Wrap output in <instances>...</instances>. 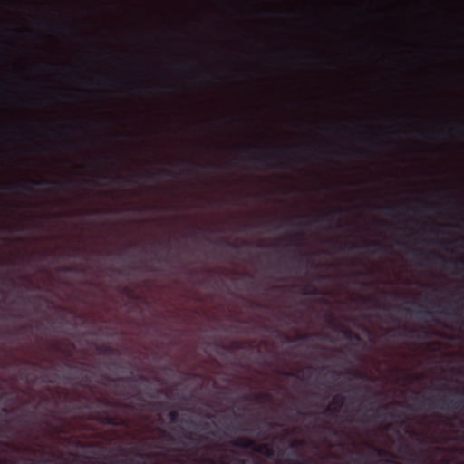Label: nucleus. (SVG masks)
Wrapping results in <instances>:
<instances>
[{"mask_svg":"<svg viewBox=\"0 0 464 464\" xmlns=\"http://www.w3.org/2000/svg\"><path fill=\"white\" fill-rule=\"evenodd\" d=\"M208 0H205V243L207 242V234L208 232V218H207V208L208 206V170L209 169L208 161Z\"/></svg>","mask_w":464,"mask_h":464,"instance_id":"nucleus-1","label":"nucleus"},{"mask_svg":"<svg viewBox=\"0 0 464 464\" xmlns=\"http://www.w3.org/2000/svg\"><path fill=\"white\" fill-rule=\"evenodd\" d=\"M50 184L57 186V187H64L65 186V183H63V182L50 181L47 179H43L40 181H37L34 179H30L27 182H23V183H3V182H0V189L8 190L13 193H17L19 189H23V190L31 192L33 190L32 186L50 185Z\"/></svg>","mask_w":464,"mask_h":464,"instance_id":"nucleus-2","label":"nucleus"},{"mask_svg":"<svg viewBox=\"0 0 464 464\" xmlns=\"http://www.w3.org/2000/svg\"><path fill=\"white\" fill-rule=\"evenodd\" d=\"M421 405H429L430 408L436 407L442 410L459 409L462 401L450 400L446 397H440L434 401L432 398H423L420 401Z\"/></svg>","mask_w":464,"mask_h":464,"instance_id":"nucleus-3","label":"nucleus"},{"mask_svg":"<svg viewBox=\"0 0 464 464\" xmlns=\"http://www.w3.org/2000/svg\"><path fill=\"white\" fill-rule=\"evenodd\" d=\"M21 463L15 459H7L0 457V464H56L53 458H45L41 459H35L33 458H23Z\"/></svg>","mask_w":464,"mask_h":464,"instance_id":"nucleus-4","label":"nucleus"},{"mask_svg":"<svg viewBox=\"0 0 464 464\" xmlns=\"http://www.w3.org/2000/svg\"><path fill=\"white\" fill-rule=\"evenodd\" d=\"M360 247L366 248L370 250L372 253H382L385 250V246L382 243L377 241L365 242L362 246L350 245L348 250L352 251L358 249Z\"/></svg>","mask_w":464,"mask_h":464,"instance_id":"nucleus-5","label":"nucleus"},{"mask_svg":"<svg viewBox=\"0 0 464 464\" xmlns=\"http://www.w3.org/2000/svg\"><path fill=\"white\" fill-rule=\"evenodd\" d=\"M280 157L275 153H265L261 158H251L252 161L255 163H257L259 165L267 167V168H273L274 165L268 164V161H274L278 160Z\"/></svg>","mask_w":464,"mask_h":464,"instance_id":"nucleus-6","label":"nucleus"},{"mask_svg":"<svg viewBox=\"0 0 464 464\" xmlns=\"http://www.w3.org/2000/svg\"><path fill=\"white\" fill-rule=\"evenodd\" d=\"M254 451L261 453L267 458H272L275 455V449L271 443H261L257 444L254 448Z\"/></svg>","mask_w":464,"mask_h":464,"instance_id":"nucleus-7","label":"nucleus"},{"mask_svg":"<svg viewBox=\"0 0 464 464\" xmlns=\"http://www.w3.org/2000/svg\"><path fill=\"white\" fill-rule=\"evenodd\" d=\"M344 401V397L341 395H336L332 403L326 408L325 412L329 414L337 413L341 407L343 406Z\"/></svg>","mask_w":464,"mask_h":464,"instance_id":"nucleus-8","label":"nucleus"},{"mask_svg":"<svg viewBox=\"0 0 464 464\" xmlns=\"http://www.w3.org/2000/svg\"><path fill=\"white\" fill-rule=\"evenodd\" d=\"M234 445L239 448L251 449L252 450H254L256 441L246 437H239L235 440Z\"/></svg>","mask_w":464,"mask_h":464,"instance_id":"nucleus-9","label":"nucleus"},{"mask_svg":"<svg viewBox=\"0 0 464 464\" xmlns=\"http://www.w3.org/2000/svg\"><path fill=\"white\" fill-rule=\"evenodd\" d=\"M102 178H103V179H105L106 181H108L110 183H125V184L131 183L130 179H126L123 176H120V175H117V176L104 175V176H102Z\"/></svg>","mask_w":464,"mask_h":464,"instance_id":"nucleus-10","label":"nucleus"},{"mask_svg":"<svg viewBox=\"0 0 464 464\" xmlns=\"http://www.w3.org/2000/svg\"><path fill=\"white\" fill-rule=\"evenodd\" d=\"M171 177L172 176V172L169 169H159L157 172L155 173H151V172H147L145 174V177L146 179H154L155 177Z\"/></svg>","mask_w":464,"mask_h":464,"instance_id":"nucleus-11","label":"nucleus"},{"mask_svg":"<svg viewBox=\"0 0 464 464\" xmlns=\"http://www.w3.org/2000/svg\"><path fill=\"white\" fill-rule=\"evenodd\" d=\"M342 212V209L337 208L331 211H328L324 214H323L319 218L318 221H332L335 215L340 214Z\"/></svg>","mask_w":464,"mask_h":464,"instance_id":"nucleus-12","label":"nucleus"},{"mask_svg":"<svg viewBox=\"0 0 464 464\" xmlns=\"http://www.w3.org/2000/svg\"><path fill=\"white\" fill-rule=\"evenodd\" d=\"M240 119L234 113H227L223 116V122L228 127L238 123Z\"/></svg>","mask_w":464,"mask_h":464,"instance_id":"nucleus-13","label":"nucleus"},{"mask_svg":"<svg viewBox=\"0 0 464 464\" xmlns=\"http://www.w3.org/2000/svg\"><path fill=\"white\" fill-rule=\"evenodd\" d=\"M370 448L372 450V452L374 453V455L378 458L382 459V458L387 457L389 455V452L382 448H379V447H376L373 445H371Z\"/></svg>","mask_w":464,"mask_h":464,"instance_id":"nucleus-14","label":"nucleus"},{"mask_svg":"<svg viewBox=\"0 0 464 464\" xmlns=\"http://www.w3.org/2000/svg\"><path fill=\"white\" fill-rule=\"evenodd\" d=\"M303 294L305 295H315L318 294V289L314 285L308 284L304 287Z\"/></svg>","mask_w":464,"mask_h":464,"instance_id":"nucleus-15","label":"nucleus"},{"mask_svg":"<svg viewBox=\"0 0 464 464\" xmlns=\"http://www.w3.org/2000/svg\"><path fill=\"white\" fill-rule=\"evenodd\" d=\"M436 256L438 257L439 260L442 261L445 264H450V265H454V266L461 265L464 266V259L463 258H459V259H454V260H447L441 256L437 255Z\"/></svg>","mask_w":464,"mask_h":464,"instance_id":"nucleus-16","label":"nucleus"},{"mask_svg":"<svg viewBox=\"0 0 464 464\" xmlns=\"http://www.w3.org/2000/svg\"><path fill=\"white\" fill-rule=\"evenodd\" d=\"M104 422L109 425L117 426L121 424V420L118 417L106 416L104 418Z\"/></svg>","mask_w":464,"mask_h":464,"instance_id":"nucleus-17","label":"nucleus"},{"mask_svg":"<svg viewBox=\"0 0 464 464\" xmlns=\"http://www.w3.org/2000/svg\"><path fill=\"white\" fill-rule=\"evenodd\" d=\"M100 351L104 354H116L117 353V350L109 345L101 346Z\"/></svg>","mask_w":464,"mask_h":464,"instance_id":"nucleus-18","label":"nucleus"},{"mask_svg":"<svg viewBox=\"0 0 464 464\" xmlns=\"http://www.w3.org/2000/svg\"><path fill=\"white\" fill-rule=\"evenodd\" d=\"M411 254L413 256L415 259H423L425 257V253L420 249H412L411 250Z\"/></svg>","mask_w":464,"mask_h":464,"instance_id":"nucleus-19","label":"nucleus"},{"mask_svg":"<svg viewBox=\"0 0 464 464\" xmlns=\"http://www.w3.org/2000/svg\"><path fill=\"white\" fill-rule=\"evenodd\" d=\"M343 334H344V336L346 339H354L358 342L361 340V338L358 334L353 333L350 330H345Z\"/></svg>","mask_w":464,"mask_h":464,"instance_id":"nucleus-20","label":"nucleus"},{"mask_svg":"<svg viewBox=\"0 0 464 464\" xmlns=\"http://www.w3.org/2000/svg\"><path fill=\"white\" fill-rule=\"evenodd\" d=\"M183 66V63L181 61V59L179 57H175V59L173 60V63H172V68L174 70H179L181 69Z\"/></svg>","mask_w":464,"mask_h":464,"instance_id":"nucleus-21","label":"nucleus"},{"mask_svg":"<svg viewBox=\"0 0 464 464\" xmlns=\"http://www.w3.org/2000/svg\"><path fill=\"white\" fill-rule=\"evenodd\" d=\"M362 459H365L364 464H371V463H369L368 461H366V457H365V455H364L363 453H362V452H358V457H357V458H354V459H353V461L354 463H356V464H360V463H361V461H362Z\"/></svg>","mask_w":464,"mask_h":464,"instance_id":"nucleus-22","label":"nucleus"},{"mask_svg":"<svg viewBox=\"0 0 464 464\" xmlns=\"http://www.w3.org/2000/svg\"><path fill=\"white\" fill-rule=\"evenodd\" d=\"M381 209L389 215H392L393 211L395 210V207L387 205V206L382 207Z\"/></svg>","mask_w":464,"mask_h":464,"instance_id":"nucleus-23","label":"nucleus"},{"mask_svg":"<svg viewBox=\"0 0 464 464\" xmlns=\"http://www.w3.org/2000/svg\"><path fill=\"white\" fill-rule=\"evenodd\" d=\"M348 373L352 374L356 379H364L365 375L358 371H349Z\"/></svg>","mask_w":464,"mask_h":464,"instance_id":"nucleus-24","label":"nucleus"},{"mask_svg":"<svg viewBox=\"0 0 464 464\" xmlns=\"http://www.w3.org/2000/svg\"><path fill=\"white\" fill-rule=\"evenodd\" d=\"M225 244L231 249H237L238 246L235 242L229 241L227 238L224 239Z\"/></svg>","mask_w":464,"mask_h":464,"instance_id":"nucleus-25","label":"nucleus"},{"mask_svg":"<svg viewBox=\"0 0 464 464\" xmlns=\"http://www.w3.org/2000/svg\"><path fill=\"white\" fill-rule=\"evenodd\" d=\"M234 166V162L233 161H226L223 165H222V168L224 169H227V170H230Z\"/></svg>","mask_w":464,"mask_h":464,"instance_id":"nucleus-26","label":"nucleus"},{"mask_svg":"<svg viewBox=\"0 0 464 464\" xmlns=\"http://www.w3.org/2000/svg\"><path fill=\"white\" fill-rule=\"evenodd\" d=\"M423 205L429 210H433L434 208H437V205L431 203L423 202Z\"/></svg>","mask_w":464,"mask_h":464,"instance_id":"nucleus-27","label":"nucleus"},{"mask_svg":"<svg viewBox=\"0 0 464 464\" xmlns=\"http://www.w3.org/2000/svg\"><path fill=\"white\" fill-rule=\"evenodd\" d=\"M301 443L302 442L300 440H293L290 443V448L296 449L299 445H301Z\"/></svg>","mask_w":464,"mask_h":464,"instance_id":"nucleus-28","label":"nucleus"},{"mask_svg":"<svg viewBox=\"0 0 464 464\" xmlns=\"http://www.w3.org/2000/svg\"><path fill=\"white\" fill-rule=\"evenodd\" d=\"M256 399V400H261V399H264V398H268L269 396L266 393H262V392H258L255 395Z\"/></svg>","mask_w":464,"mask_h":464,"instance_id":"nucleus-29","label":"nucleus"},{"mask_svg":"<svg viewBox=\"0 0 464 464\" xmlns=\"http://www.w3.org/2000/svg\"><path fill=\"white\" fill-rule=\"evenodd\" d=\"M208 450V446L207 445V442L205 441V464H208V458L207 457Z\"/></svg>","mask_w":464,"mask_h":464,"instance_id":"nucleus-30","label":"nucleus"},{"mask_svg":"<svg viewBox=\"0 0 464 464\" xmlns=\"http://www.w3.org/2000/svg\"><path fill=\"white\" fill-rule=\"evenodd\" d=\"M131 452H132L135 456H137V457H139V458H140V459H143V458L145 457V455H143V454H141V453L138 452L137 450H132Z\"/></svg>","mask_w":464,"mask_h":464,"instance_id":"nucleus-31","label":"nucleus"},{"mask_svg":"<svg viewBox=\"0 0 464 464\" xmlns=\"http://www.w3.org/2000/svg\"><path fill=\"white\" fill-rule=\"evenodd\" d=\"M266 426L268 428H274V427L279 426V424L276 422H266Z\"/></svg>","mask_w":464,"mask_h":464,"instance_id":"nucleus-32","label":"nucleus"},{"mask_svg":"<svg viewBox=\"0 0 464 464\" xmlns=\"http://www.w3.org/2000/svg\"><path fill=\"white\" fill-rule=\"evenodd\" d=\"M138 380H139L140 382H148V379H147L145 376H143V375H140V376L138 377Z\"/></svg>","mask_w":464,"mask_h":464,"instance_id":"nucleus-33","label":"nucleus"},{"mask_svg":"<svg viewBox=\"0 0 464 464\" xmlns=\"http://www.w3.org/2000/svg\"><path fill=\"white\" fill-rule=\"evenodd\" d=\"M409 333L411 334V335H414V336H417L418 334V330L416 329H411L409 331Z\"/></svg>","mask_w":464,"mask_h":464,"instance_id":"nucleus-34","label":"nucleus"},{"mask_svg":"<svg viewBox=\"0 0 464 464\" xmlns=\"http://www.w3.org/2000/svg\"><path fill=\"white\" fill-rule=\"evenodd\" d=\"M378 410H379L378 408L371 407L368 409V411L376 413L378 411Z\"/></svg>","mask_w":464,"mask_h":464,"instance_id":"nucleus-35","label":"nucleus"},{"mask_svg":"<svg viewBox=\"0 0 464 464\" xmlns=\"http://www.w3.org/2000/svg\"><path fill=\"white\" fill-rule=\"evenodd\" d=\"M61 270H62V271H71L72 269H71V267H69V266H63V267L61 268Z\"/></svg>","mask_w":464,"mask_h":464,"instance_id":"nucleus-36","label":"nucleus"},{"mask_svg":"<svg viewBox=\"0 0 464 464\" xmlns=\"http://www.w3.org/2000/svg\"><path fill=\"white\" fill-rule=\"evenodd\" d=\"M119 461L118 460H112V463L115 464V463H118ZM121 463H126L127 460H121L120 461Z\"/></svg>","mask_w":464,"mask_h":464,"instance_id":"nucleus-37","label":"nucleus"},{"mask_svg":"<svg viewBox=\"0 0 464 464\" xmlns=\"http://www.w3.org/2000/svg\"><path fill=\"white\" fill-rule=\"evenodd\" d=\"M156 87L159 89H162V90L168 88V86H165V85H160V86H156Z\"/></svg>","mask_w":464,"mask_h":464,"instance_id":"nucleus-38","label":"nucleus"},{"mask_svg":"<svg viewBox=\"0 0 464 464\" xmlns=\"http://www.w3.org/2000/svg\"><path fill=\"white\" fill-rule=\"evenodd\" d=\"M27 363H28L29 365L33 366V367H36V366H37V364H36V363H34V362H28Z\"/></svg>","mask_w":464,"mask_h":464,"instance_id":"nucleus-39","label":"nucleus"},{"mask_svg":"<svg viewBox=\"0 0 464 464\" xmlns=\"http://www.w3.org/2000/svg\"><path fill=\"white\" fill-rule=\"evenodd\" d=\"M277 167L283 168V167H285V164H283V163H281V162H279V163L277 164Z\"/></svg>","mask_w":464,"mask_h":464,"instance_id":"nucleus-40","label":"nucleus"},{"mask_svg":"<svg viewBox=\"0 0 464 464\" xmlns=\"http://www.w3.org/2000/svg\"><path fill=\"white\" fill-rule=\"evenodd\" d=\"M462 130H463V129H459V133L460 135H464V132H463Z\"/></svg>","mask_w":464,"mask_h":464,"instance_id":"nucleus-41","label":"nucleus"},{"mask_svg":"<svg viewBox=\"0 0 464 464\" xmlns=\"http://www.w3.org/2000/svg\"><path fill=\"white\" fill-rule=\"evenodd\" d=\"M285 375H286V376H294V374L291 373V372H285Z\"/></svg>","mask_w":464,"mask_h":464,"instance_id":"nucleus-42","label":"nucleus"},{"mask_svg":"<svg viewBox=\"0 0 464 464\" xmlns=\"http://www.w3.org/2000/svg\"><path fill=\"white\" fill-rule=\"evenodd\" d=\"M204 418H205V420H206V419H208V414L206 411H205Z\"/></svg>","mask_w":464,"mask_h":464,"instance_id":"nucleus-43","label":"nucleus"},{"mask_svg":"<svg viewBox=\"0 0 464 464\" xmlns=\"http://www.w3.org/2000/svg\"><path fill=\"white\" fill-rule=\"evenodd\" d=\"M45 382H49V383H53V381H52V380H46Z\"/></svg>","mask_w":464,"mask_h":464,"instance_id":"nucleus-44","label":"nucleus"},{"mask_svg":"<svg viewBox=\"0 0 464 464\" xmlns=\"http://www.w3.org/2000/svg\"><path fill=\"white\" fill-rule=\"evenodd\" d=\"M28 451H29V452H33V453H36V451H35V450H33L32 449H29V450H28Z\"/></svg>","mask_w":464,"mask_h":464,"instance_id":"nucleus-45","label":"nucleus"},{"mask_svg":"<svg viewBox=\"0 0 464 464\" xmlns=\"http://www.w3.org/2000/svg\"><path fill=\"white\" fill-rule=\"evenodd\" d=\"M413 400L417 401H419V398H418L417 396H415V397L413 398Z\"/></svg>","mask_w":464,"mask_h":464,"instance_id":"nucleus-46","label":"nucleus"},{"mask_svg":"<svg viewBox=\"0 0 464 464\" xmlns=\"http://www.w3.org/2000/svg\"><path fill=\"white\" fill-rule=\"evenodd\" d=\"M136 398H137L138 400H140V396L139 394H138V395H136Z\"/></svg>","mask_w":464,"mask_h":464,"instance_id":"nucleus-47","label":"nucleus"},{"mask_svg":"<svg viewBox=\"0 0 464 464\" xmlns=\"http://www.w3.org/2000/svg\"><path fill=\"white\" fill-rule=\"evenodd\" d=\"M3 411L5 412V413L8 412V411L6 409H3Z\"/></svg>","mask_w":464,"mask_h":464,"instance_id":"nucleus-48","label":"nucleus"},{"mask_svg":"<svg viewBox=\"0 0 464 464\" xmlns=\"http://www.w3.org/2000/svg\"><path fill=\"white\" fill-rule=\"evenodd\" d=\"M204 316H205V320H206L207 319V312L206 311H205Z\"/></svg>","mask_w":464,"mask_h":464,"instance_id":"nucleus-49","label":"nucleus"},{"mask_svg":"<svg viewBox=\"0 0 464 464\" xmlns=\"http://www.w3.org/2000/svg\"><path fill=\"white\" fill-rule=\"evenodd\" d=\"M382 409H387V405L382 406Z\"/></svg>","mask_w":464,"mask_h":464,"instance_id":"nucleus-50","label":"nucleus"},{"mask_svg":"<svg viewBox=\"0 0 464 464\" xmlns=\"http://www.w3.org/2000/svg\"><path fill=\"white\" fill-rule=\"evenodd\" d=\"M306 336H300V339H305Z\"/></svg>","mask_w":464,"mask_h":464,"instance_id":"nucleus-51","label":"nucleus"},{"mask_svg":"<svg viewBox=\"0 0 464 464\" xmlns=\"http://www.w3.org/2000/svg\"><path fill=\"white\" fill-rule=\"evenodd\" d=\"M204 427H205V430H207V423L205 422L204 424Z\"/></svg>","mask_w":464,"mask_h":464,"instance_id":"nucleus-52","label":"nucleus"},{"mask_svg":"<svg viewBox=\"0 0 464 464\" xmlns=\"http://www.w3.org/2000/svg\"><path fill=\"white\" fill-rule=\"evenodd\" d=\"M204 380H205V382H207V376H206V375H205V377H204Z\"/></svg>","mask_w":464,"mask_h":464,"instance_id":"nucleus-53","label":"nucleus"},{"mask_svg":"<svg viewBox=\"0 0 464 464\" xmlns=\"http://www.w3.org/2000/svg\"><path fill=\"white\" fill-rule=\"evenodd\" d=\"M0 282H3V278L0 276Z\"/></svg>","mask_w":464,"mask_h":464,"instance_id":"nucleus-54","label":"nucleus"},{"mask_svg":"<svg viewBox=\"0 0 464 464\" xmlns=\"http://www.w3.org/2000/svg\"><path fill=\"white\" fill-rule=\"evenodd\" d=\"M204 273H205V275L207 274V269H206V268H205V270H204Z\"/></svg>","mask_w":464,"mask_h":464,"instance_id":"nucleus-55","label":"nucleus"}]
</instances>
